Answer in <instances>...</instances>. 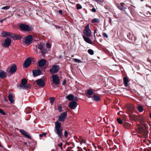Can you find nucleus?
<instances>
[{"label": "nucleus", "mask_w": 151, "mask_h": 151, "mask_svg": "<svg viewBox=\"0 0 151 151\" xmlns=\"http://www.w3.org/2000/svg\"><path fill=\"white\" fill-rule=\"evenodd\" d=\"M135 129L137 132L139 134L138 136L139 137L146 138L148 136V132L147 130L148 128L146 123H137Z\"/></svg>", "instance_id": "1"}, {"label": "nucleus", "mask_w": 151, "mask_h": 151, "mask_svg": "<svg viewBox=\"0 0 151 151\" xmlns=\"http://www.w3.org/2000/svg\"><path fill=\"white\" fill-rule=\"evenodd\" d=\"M55 132L60 138L62 136L63 129L61 127V123H55Z\"/></svg>", "instance_id": "2"}, {"label": "nucleus", "mask_w": 151, "mask_h": 151, "mask_svg": "<svg viewBox=\"0 0 151 151\" xmlns=\"http://www.w3.org/2000/svg\"><path fill=\"white\" fill-rule=\"evenodd\" d=\"M118 8L121 10L122 13L127 14V12L129 10L127 7L126 6L125 4L123 3H121L120 5L117 6Z\"/></svg>", "instance_id": "3"}, {"label": "nucleus", "mask_w": 151, "mask_h": 151, "mask_svg": "<svg viewBox=\"0 0 151 151\" xmlns=\"http://www.w3.org/2000/svg\"><path fill=\"white\" fill-rule=\"evenodd\" d=\"M83 33L87 37H89L91 36V33L90 29L89 24H87L83 30Z\"/></svg>", "instance_id": "4"}, {"label": "nucleus", "mask_w": 151, "mask_h": 151, "mask_svg": "<svg viewBox=\"0 0 151 151\" xmlns=\"http://www.w3.org/2000/svg\"><path fill=\"white\" fill-rule=\"evenodd\" d=\"M60 67L59 66L57 65H53L51 68L50 70V72L52 74H54L57 73Z\"/></svg>", "instance_id": "5"}, {"label": "nucleus", "mask_w": 151, "mask_h": 151, "mask_svg": "<svg viewBox=\"0 0 151 151\" xmlns=\"http://www.w3.org/2000/svg\"><path fill=\"white\" fill-rule=\"evenodd\" d=\"M33 40V37L31 35H29L27 36L25 39V44L27 46L30 45L32 43Z\"/></svg>", "instance_id": "6"}, {"label": "nucleus", "mask_w": 151, "mask_h": 151, "mask_svg": "<svg viewBox=\"0 0 151 151\" xmlns=\"http://www.w3.org/2000/svg\"><path fill=\"white\" fill-rule=\"evenodd\" d=\"M20 27L22 30L27 31H30L32 30V28L31 27L24 24H20Z\"/></svg>", "instance_id": "7"}, {"label": "nucleus", "mask_w": 151, "mask_h": 151, "mask_svg": "<svg viewBox=\"0 0 151 151\" xmlns=\"http://www.w3.org/2000/svg\"><path fill=\"white\" fill-rule=\"evenodd\" d=\"M67 115V112L66 111L63 112L61 114L60 116L59 117L58 120L61 122H63L65 119Z\"/></svg>", "instance_id": "8"}, {"label": "nucleus", "mask_w": 151, "mask_h": 151, "mask_svg": "<svg viewBox=\"0 0 151 151\" xmlns=\"http://www.w3.org/2000/svg\"><path fill=\"white\" fill-rule=\"evenodd\" d=\"M127 37L129 40L133 41L134 43H136V42L137 39L136 37H134L133 35L131 32H128L127 34Z\"/></svg>", "instance_id": "9"}, {"label": "nucleus", "mask_w": 151, "mask_h": 151, "mask_svg": "<svg viewBox=\"0 0 151 151\" xmlns=\"http://www.w3.org/2000/svg\"><path fill=\"white\" fill-rule=\"evenodd\" d=\"M38 48L40 50L41 53L44 54L47 52V49L45 48L44 45L42 43H40L39 45Z\"/></svg>", "instance_id": "10"}, {"label": "nucleus", "mask_w": 151, "mask_h": 151, "mask_svg": "<svg viewBox=\"0 0 151 151\" xmlns=\"http://www.w3.org/2000/svg\"><path fill=\"white\" fill-rule=\"evenodd\" d=\"M52 81L55 84L58 85L60 81L59 77L57 75H53L52 76Z\"/></svg>", "instance_id": "11"}, {"label": "nucleus", "mask_w": 151, "mask_h": 151, "mask_svg": "<svg viewBox=\"0 0 151 151\" xmlns=\"http://www.w3.org/2000/svg\"><path fill=\"white\" fill-rule=\"evenodd\" d=\"M36 82L38 86L42 88L44 87L45 86V83L42 79H38L36 81Z\"/></svg>", "instance_id": "12"}, {"label": "nucleus", "mask_w": 151, "mask_h": 151, "mask_svg": "<svg viewBox=\"0 0 151 151\" xmlns=\"http://www.w3.org/2000/svg\"><path fill=\"white\" fill-rule=\"evenodd\" d=\"M11 43V39L9 38H7L5 40L4 44L5 47H7L10 46Z\"/></svg>", "instance_id": "13"}, {"label": "nucleus", "mask_w": 151, "mask_h": 151, "mask_svg": "<svg viewBox=\"0 0 151 151\" xmlns=\"http://www.w3.org/2000/svg\"><path fill=\"white\" fill-rule=\"evenodd\" d=\"M78 105L77 102L75 101H72L69 104V107L72 109H75Z\"/></svg>", "instance_id": "14"}, {"label": "nucleus", "mask_w": 151, "mask_h": 151, "mask_svg": "<svg viewBox=\"0 0 151 151\" xmlns=\"http://www.w3.org/2000/svg\"><path fill=\"white\" fill-rule=\"evenodd\" d=\"M135 109V107L133 105H131L127 107V110L129 114H132Z\"/></svg>", "instance_id": "15"}, {"label": "nucleus", "mask_w": 151, "mask_h": 151, "mask_svg": "<svg viewBox=\"0 0 151 151\" xmlns=\"http://www.w3.org/2000/svg\"><path fill=\"white\" fill-rule=\"evenodd\" d=\"M31 63V60L29 58H27L24 63V66L25 68L28 67Z\"/></svg>", "instance_id": "16"}, {"label": "nucleus", "mask_w": 151, "mask_h": 151, "mask_svg": "<svg viewBox=\"0 0 151 151\" xmlns=\"http://www.w3.org/2000/svg\"><path fill=\"white\" fill-rule=\"evenodd\" d=\"M12 33L10 32L4 31L1 33V35L3 37H6L7 36H9L11 38Z\"/></svg>", "instance_id": "17"}, {"label": "nucleus", "mask_w": 151, "mask_h": 151, "mask_svg": "<svg viewBox=\"0 0 151 151\" xmlns=\"http://www.w3.org/2000/svg\"><path fill=\"white\" fill-rule=\"evenodd\" d=\"M20 132L23 135L25 136L26 137L31 139V137L30 135L26 132L23 129H20Z\"/></svg>", "instance_id": "18"}, {"label": "nucleus", "mask_w": 151, "mask_h": 151, "mask_svg": "<svg viewBox=\"0 0 151 151\" xmlns=\"http://www.w3.org/2000/svg\"><path fill=\"white\" fill-rule=\"evenodd\" d=\"M20 87L23 89H28L31 88V85L29 84H24L21 85L20 86Z\"/></svg>", "instance_id": "19"}, {"label": "nucleus", "mask_w": 151, "mask_h": 151, "mask_svg": "<svg viewBox=\"0 0 151 151\" xmlns=\"http://www.w3.org/2000/svg\"><path fill=\"white\" fill-rule=\"evenodd\" d=\"M14 40H19L22 38V37L19 35H15L13 33H12L11 37Z\"/></svg>", "instance_id": "20"}, {"label": "nucleus", "mask_w": 151, "mask_h": 151, "mask_svg": "<svg viewBox=\"0 0 151 151\" xmlns=\"http://www.w3.org/2000/svg\"><path fill=\"white\" fill-rule=\"evenodd\" d=\"M46 63V60L44 59L40 60L38 62V66L42 67Z\"/></svg>", "instance_id": "21"}, {"label": "nucleus", "mask_w": 151, "mask_h": 151, "mask_svg": "<svg viewBox=\"0 0 151 151\" xmlns=\"http://www.w3.org/2000/svg\"><path fill=\"white\" fill-rule=\"evenodd\" d=\"M17 69L16 66L15 65H13L11 67L10 72L11 73H14L16 71Z\"/></svg>", "instance_id": "22"}, {"label": "nucleus", "mask_w": 151, "mask_h": 151, "mask_svg": "<svg viewBox=\"0 0 151 151\" xmlns=\"http://www.w3.org/2000/svg\"><path fill=\"white\" fill-rule=\"evenodd\" d=\"M33 76L34 77L40 75L41 73V72L39 70H35L33 71Z\"/></svg>", "instance_id": "23"}, {"label": "nucleus", "mask_w": 151, "mask_h": 151, "mask_svg": "<svg viewBox=\"0 0 151 151\" xmlns=\"http://www.w3.org/2000/svg\"><path fill=\"white\" fill-rule=\"evenodd\" d=\"M6 73L2 70H0V78H6Z\"/></svg>", "instance_id": "24"}, {"label": "nucleus", "mask_w": 151, "mask_h": 151, "mask_svg": "<svg viewBox=\"0 0 151 151\" xmlns=\"http://www.w3.org/2000/svg\"><path fill=\"white\" fill-rule=\"evenodd\" d=\"M124 128L129 129L131 127L132 124L130 123H119Z\"/></svg>", "instance_id": "25"}, {"label": "nucleus", "mask_w": 151, "mask_h": 151, "mask_svg": "<svg viewBox=\"0 0 151 151\" xmlns=\"http://www.w3.org/2000/svg\"><path fill=\"white\" fill-rule=\"evenodd\" d=\"M123 82L124 85L126 87H127L128 86V83L129 82V81L127 77H124L123 78Z\"/></svg>", "instance_id": "26"}, {"label": "nucleus", "mask_w": 151, "mask_h": 151, "mask_svg": "<svg viewBox=\"0 0 151 151\" xmlns=\"http://www.w3.org/2000/svg\"><path fill=\"white\" fill-rule=\"evenodd\" d=\"M83 37L84 40L86 42L89 44H92V42L89 38L87 37L85 35H83Z\"/></svg>", "instance_id": "27"}, {"label": "nucleus", "mask_w": 151, "mask_h": 151, "mask_svg": "<svg viewBox=\"0 0 151 151\" xmlns=\"http://www.w3.org/2000/svg\"><path fill=\"white\" fill-rule=\"evenodd\" d=\"M8 99L10 102L12 104H14V97L13 95L11 94H9L8 97Z\"/></svg>", "instance_id": "28"}, {"label": "nucleus", "mask_w": 151, "mask_h": 151, "mask_svg": "<svg viewBox=\"0 0 151 151\" xmlns=\"http://www.w3.org/2000/svg\"><path fill=\"white\" fill-rule=\"evenodd\" d=\"M129 119L132 120H134V122H136L137 119V116L136 115H130L129 116Z\"/></svg>", "instance_id": "29"}, {"label": "nucleus", "mask_w": 151, "mask_h": 151, "mask_svg": "<svg viewBox=\"0 0 151 151\" xmlns=\"http://www.w3.org/2000/svg\"><path fill=\"white\" fill-rule=\"evenodd\" d=\"M93 94V91L89 89L87 91V94L88 98H91Z\"/></svg>", "instance_id": "30"}, {"label": "nucleus", "mask_w": 151, "mask_h": 151, "mask_svg": "<svg viewBox=\"0 0 151 151\" xmlns=\"http://www.w3.org/2000/svg\"><path fill=\"white\" fill-rule=\"evenodd\" d=\"M110 7V5L109 4H106L104 6V8L107 10V12L104 11V13L106 14L109 11H110L111 9Z\"/></svg>", "instance_id": "31"}, {"label": "nucleus", "mask_w": 151, "mask_h": 151, "mask_svg": "<svg viewBox=\"0 0 151 151\" xmlns=\"http://www.w3.org/2000/svg\"><path fill=\"white\" fill-rule=\"evenodd\" d=\"M100 97L96 95H94L93 96V99L96 101H98L100 100Z\"/></svg>", "instance_id": "32"}, {"label": "nucleus", "mask_w": 151, "mask_h": 151, "mask_svg": "<svg viewBox=\"0 0 151 151\" xmlns=\"http://www.w3.org/2000/svg\"><path fill=\"white\" fill-rule=\"evenodd\" d=\"M66 98L69 100L71 101L73 100L74 96L72 94H70L66 96Z\"/></svg>", "instance_id": "33"}, {"label": "nucleus", "mask_w": 151, "mask_h": 151, "mask_svg": "<svg viewBox=\"0 0 151 151\" xmlns=\"http://www.w3.org/2000/svg\"><path fill=\"white\" fill-rule=\"evenodd\" d=\"M137 109L139 112H141L143 111V109L142 107L140 105H138L137 107Z\"/></svg>", "instance_id": "34"}, {"label": "nucleus", "mask_w": 151, "mask_h": 151, "mask_svg": "<svg viewBox=\"0 0 151 151\" xmlns=\"http://www.w3.org/2000/svg\"><path fill=\"white\" fill-rule=\"evenodd\" d=\"M100 20L99 19L97 18H94L91 21V22L92 23H98L99 22Z\"/></svg>", "instance_id": "35"}, {"label": "nucleus", "mask_w": 151, "mask_h": 151, "mask_svg": "<svg viewBox=\"0 0 151 151\" xmlns=\"http://www.w3.org/2000/svg\"><path fill=\"white\" fill-rule=\"evenodd\" d=\"M27 81L26 79H23L22 81L21 85L25 84H27Z\"/></svg>", "instance_id": "36"}, {"label": "nucleus", "mask_w": 151, "mask_h": 151, "mask_svg": "<svg viewBox=\"0 0 151 151\" xmlns=\"http://www.w3.org/2000/svg\"><path fill=\"white\" fill-rule=\"evenodd\" d=\"M50 102L52 105H53L54 102L55 101V99L54 97L51 98L49 99Z\"/></svg>", "instance_id": "37"}, {"label": "nucleus", "mask_w": 151, "mask_h": 151, "mask_svg": "<svg viewBox=\"0 0 151 151\" xmlns=\"http://www.w3.org/2000/svg\"><path fill=\"white\" fill-rule=\"evenodd\" d=\"M88 52L91 55H93L94 54L93 51L91 49H89L88 50Z\"/></svg>", "instance_id": "38"}, {"label": "nucleus", "mask_w": 151, "mask_h": 151, "mask_svg": "<svg viewBox=\"0 0 151 151\" xmlns=\"http://www.w3.org/2000/svg\"><path fill=\"white\" fill-rule=\"evenodd\" d=\"M74 60H75V62H76V63H80L82 62V61H81L80 60H79L78 59L74 58Z\"/></svg>", "instance_id": "39"}, {"label": "nucleus", "mask_w": 151, "mask_h": 151, "mask_svg": "<svg viewBox=\"0 0 151 151\" xmlns=\"http://www.w3.org/2000/svg\"><path fill=\"white\" fill-rule=\"evenodd\" d=\"M10 7L9 6H6L3 7L1 9L4 10H7L9 9Z\"/></svg>", "instance_id": "40"}, {"label": "nucleus", "mask_w": 151, "mask_h": 151, "mask_svg": "<svg viewBox=\"0 0 151 151\" xmlns=\"http://www.w3.org/2000/svg\"><path fill=\"white\" fill-rule=\"evenodd\" d=\"M77 8L78 9H80L82 8V6L81 5L79 4H77Z\"/></svg>", "instance_id": "41"}, {"label": "nucleus", "mask_w": 151, "mask_h": 151, "mask_svg": "<svg viewBox=\"0 0 151 151\" xmlns=\"http://www.w3.org/2000/svg\"><path fill=\"white\" fill-rule=\"evenodd\" d=\"M0 113L1 114L3 115H6V113L4 111L0 109Z\"/></svg>", "instance_id": "42"}, {"label": "nucleus", "mask_w": 151, "mask_h": 151, "mask_svg": "<svg viewBox=\"0 0 151 151\" xmlns=\"http://www.w3.org/2000/svg\"><path fill=\"white\" fill-rule=\"evenodd\" d=\"M47 134V132H45V133H44L43 134H40L39 136L40 137H42L43 136H45V135H46Z\"/></svg>", "instance_id": "43"}, {"label": "nucleus", "mask_w": 151, "mask_h": 151, "mask_svg": "<svg viewBox=\"0 0 151 151\" xmlns=\"http://www.w3.org/2000/svg\"><path fill=\"white\" fill-rule=\"evenodd\" d=\"M58 111L60 112H61L62 111V108L59 106H58Z\"/></svg>", "instance_id": "44"}, {"label": "nucleus", "mask_w": 151, "mask_h": 151, "mask_svg": "<svg viewBox=\"0 0 151 151\" xmlns=\"http://www.w3.org/2000/svg\"><path fill=\"white\" fill-rule=\"evenodd\" d=\"M118 123H123L122 120L120 118H118L117 119Z\"/></svg>", "instance_id": "45"}, {"label": "nucleus", "mask_w": 151, "mask_h": 151, "mask_svg": "<svg viewBox=\"0 0 151 151\" xmlns=\"http://www.w3.org/2000/svg\"><path fill=\"white\" fill-rule=\"evenodd\" d=\"M64 135L65 137H66L68 136V132L66 131H65L64 132Z\"/></svg>", "instance_id": "46"}, {"label": "nucleus", "mask_w": 151, "mask_h": 151, "mask_svg": "<svg viewBox=\"0 0 151 151\" xmlns=\"http://www.w3.org/2000/svg\"><path fill=\"white\" fill-rule=\"evenodd\" d=\"M46 47L47 48H50L51 47V46L50 44L48 43H47L46 44Z\"/></svg>", "instance_id": "47"}, {"label": "nucleus", "mask_w": 151, "mask_h": 151, "mask_svg": "<svg viewBox=\"0 0 151 151\" xmlns=\"http://www.w3.org/2000/svg\"><path fill=\"white\" fill-rule=\"evenodd\" d=\"M58 145L59 147H61V148L62 149V145H63V143H60Z\"/></svg>", "instance_id": "48"}, {"label": "nucleus", "mask_w": 151, "mask_h": 151, "mask_svg": "<svg viewBox=\"0 0 151 151\" xmlns=\"http://www.w3.org/2000/svg\"><path fill=\"white\" fill-rule=\"evenodd\" d=\"M147 60L148 62H149L150 64H151V60L149 58H147Z\"/></svg>", "instance_id": "49"}, {"label": "nucleus", "mask_w": 151, "mask_h": 151, "mask_svg": "<svg viewBox=\"0 0 151 151\" xmlns=\"http://www.w3.org/2000/svg\"><path fill=\"white\" fill-rule=\"evenodd\" d=\"M92 11L93 12H95L96 11V10L95 8H93L92 9Z\"/></svg>", "instance_id": "50"}, {"label": "nucleus", "mask_w": 151, "mask_h": 151, "mask_svg": "<svg viewBox=\"0 0 151 151\" xmlns=\"http://www.w3.org/2000/svg\"><path fill=\"white\" fill-rule=\"evenodd\" d=\"M66 83V81L65 80H64L62 82V84L63 85H65Z\"/></svg>", "instance_id": "51"}, {"label": "nucleus", "mask_w": 151, "mask_h": 151, "mask_svg": "<svg viewBox=\"0 0 151 151\" xmlns=\"http://www.w3.org/2000/svg\"><path fill=\"white\" fill-rule=\"evenodd\" d=\"M6 19V18H4L3 19H2V20H1L0 21V22L1 23H2L3 22V21L4 20H5Z\"/></svg>", "instance_id": "52"}, {"label": "nucleus", "mask_w": 151, "mask_h": 151, "mask_svg": "<svg viewBox=\"0 0 151 151\" xmlns=\"http://www.w3.org/2000/svg\"><path fill=\"white\" fill-rule=\"evenodd\" d=\"M104 52L108 53V52H109V51L107 50L106 49H105V48H104Z\"/></svg>", "instance_id": "53"}, {"label": "nucleus", "mask_w": 151, "mask_h": 151, "mask_svg": "<svg viewBox=\"0 0 151 151\" xmlns=\"http://www.w3.org/2000/svg\"><path fill=\"white\" fill-rule=\"evenodd\" d=\"M58 12L60 14H62V12L61 10H59Z\"/></svg>", "instance_id": "54"}, {"label": "nucleus", "mask_w": 151, "mask_h": 151, "mask_svg": "<svg viewBox=\"0 0 151 151\" xmlns=\"http://www.w3.org/2000/svg\"><path fill=\"white\" fill-rule=\"evenodd\" d=\"M30 110V112L31 111V109L30 108H27V109H26V110L27 111L28 110Z\"/></svg>", "instance_id": "55"}, {"label": "nucleus", "mask_w": 151, "mask_h": 151, "mask_svg": "<svg viewBox=\"0 0 151 151\" xmlns=\"http://www.w3.org/2000/svg\"><path fill=\"white\" fill-rule=\"evenodd\" d=\"M104 37H108V36L107 35L104 33Z\"/></svg>", "instance_id": "56"}, {"label": "nucleus", "mask_w": 151, "mask_h": 151, "mask_svg": "<svg viewBox=\"0 0 151 151\" xmlns=\"http://www.w3.org/2000/svg\"><path fill=\"white\" fill-rule=\"evenodd\" d=\"M82 142L83 143H85L86 142V141L85 140H82Z\"/></svg>", "instance_id": "57"}, {"label": "nucleus", "mask_w": 151, "mask_h": 151, "mask_svg": "<svg viewBox=\"0 0 151 151\" xmlns=\"http://www.w3.org/2000/svg\"><path fill=\"white\" fill-rule=\"evenodd\" d=\"M116 135H117L119 134V132H118L116 131Z\"/></svg>", "instance_id": "58"}, {"label": "nucleus", "mask_w": 151, "mask_h": 151, "mask_svg": "<svg viewBox=\"0 0 151 151\" xmlns=\"http://www.w3.org/2000/svg\"><path fill=\"white\" fill-rule=\"evenodd\" d=\"M104 134H104V135H105V136H107V133H106H106H105V132H104Z\"/></svg>", "instance_id": "59"}, {"label": "nucleus", "mask_w": 151, "mask_h": 151, "mask_svg": "<svg viewBox=\"0 0 151 151\" xmlns=\"http://www.w3.org/2000/svg\"><path fill=\"white\" fill-rule=\"evenodd\" d=\"M62 56H61V55H60V56H59V58H62Z\"/></svg>", "instance_id": "60"}, {"label": "nucleus", "mask_w": 151, "mask_h": 151, "mask_svg": "<svg viewBox=\"0 0 151 151\" xmlns=\"http://www.w3.org/2000/svg\"><path fill=\"white\" fill-rule=\"evenodd\" d=\"M108 129V128H106L105 129H104V130H105V129H106V130H107Z\"/></svg>", "instance_id": "61"}, {"label": "nucleus", "mask_w": 151, "mask_h": 151, "mask_svg": "<svg viewBox=\"0 0 151 151\" xmlns=\"http://www.w3.org/2000/svg\"><path fill=\"white\" fill-rule=\"evenodd\" d=\"M51 151H55L54 150H51Z\"/></svg>", "instance_id": "62"}, {"label": "nucleus", "mask_w": 151, "mask_h": 151, "mask_svg": "<svg viewBox=\"0 0 151 151\" xmlns=\"http://www.w3.org/2000/svg\"><path fill=\"white\" fill-rule=\"evenodd\" d=\"M150 118H151V114H150Z\"/></svg>", "instance_id": "63"}, {"label": "nucleus", "mask_w": 151, "mask_h": 151, "mask_svg": "<svg viewBox=\"0 0 151 151\" xmlns=\"http://www.w3.org/2000/svg\"><path fill=\"white\" fill-rule=\"evenodd\" d=\"M70 151L69 150H66V151Z\"/></svg>", "instance_id": "64"}]
</instances>
